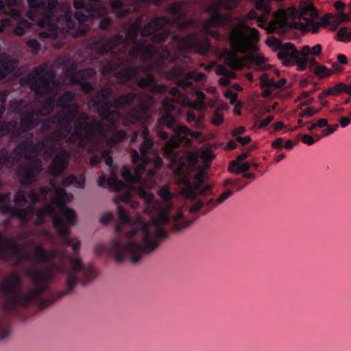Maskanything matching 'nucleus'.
<instances>
[{"instance_id": "6ab92c4d", "label": "nucleus", "mask_w": 351, "mask_h": 351, "mask_svg": "<svg viewBox=\"0 0 351 351\" xmlns=\"http://www.w3.org/2000/svg\"><path fill=\"white\" fill-rule=\"evenodd\" d=\"M70 154L66 149L58 152L49 165V173L54 177L60 176L66 170Z\"/></svg>"}, {"instance_id": "cd10ccee", "label": "nucleus", "mask_w": 351, "mask_h": 351, "mask_svg": "<svg viewBox=\"0 0 351 351\" xmlns=\"http://www.w3.org/2000/svg\"><path fill=\"white\" fill-rule=\"evenodd\" d=\"M110 6L112 12L118 18L125 17L132 12V8H126L121 0H113Z\"/></svg>"}, {"instance_id": "20e7f679", "label": "nucleus", "mask_w": 351, "mask_h": 351, "mask_svg": "<svg viewBox=\"0 0 351 351\" xmlns=\"http://www.w3.org/2000/svg\"><path fill=\"white\" fill-rule=\"evenodd\" d=\"M73 97L72 92L65 91L58 98L56 97V106L62 110L42 122L40 130L42 132H51L34 143L36 153L44 148L55 152L57 143L69 136L72 130L71 124L78 113V106L73 102Z\"/></svg>"}, {"instance_id": "f03ea898", "label": "nucleus", "mask_w": 351, "mask_h": 351, "mask_svg": "<svg viewBox=\"0 0 351 351\" xmlns=\"http://www.w3.org/2000/svg\"><path fill=\"white\" fill-rule=\"evenodd\" d=\"M34 255L37 263L48 267L42 271L31 267L24 269L33 285L27 293L21 292L22 280L16 272L9 274L0 282V291L5 299L3 308L9 313L17 314L19 310L32 304L41 308L51 305L71 293L79 282L86 285L96 277L93 266H85L77 256H69L64 250L47 251L38 245L34 248Z\"/></svg>"}, {"instance_id": "39448f33", "label": "nucleus", "mask_w": 351, "mask_h": 351, "mask_svg": "<svg viewBox=\"0 0 351 351\" xmlns=\"http://www.w3.org/2000/svg\"><path fill=\"white\" fill-rule=\"evenodd\" d=\"M71 197V195L68 194L63 188H56L54 191L48 186H41L38 189H32L29 193L30 204L26 208H19L16 207L18 211L13 212L12 217H17L21 223H27L30 218L36 214L37 210L36 204L50 201L61 209L67 223L72 225L75 221V213L73 209L66 206V202L70 200Z\"/></svg>"}, {"instance_id": "9b49d317", "label": "nucleus", "mask_w": 351, "mask_h": 351, "mask_svg": "<svg viewBox=\"0 0 351 351\" xmlns=\"http://www.w3.org/2000/svg\"><path fill=\"white\" fill-rule=\"evenodd\" d=\"M33 256L31 254H21V250L18 243L13 239H5L0 232V260L6 262H14L16 265L23 261H32Z\"/></svg>"}, {"instance_id": "bf43d9fd", "label": "nucleus", "mask_w": 351, "mask_h": 351, "mask_svg": "<svg viewBox=\"0 0 351 351\" xmlns=\"http://www.w3.org/2000/svg\"><path fill=\"white\" fill-rule=\"evenodd\" d=\"M272 147L277 149L280 151L284 147V139L282 138H277L275 141H274L271 143Z\"/></svg>"}, {"instance_id": "58836bf2", "label": "nucleus", "mask_w": 351, "mask_h": 351, "mask_svg": "<svg viewBox=\"0 0 351 351\" xmlns=\"http://www.w3.org/2000/svg\"><path fill=\"white\" fill-rule=\"evenodd\" d=\"M108 184L111 189L119 191L123 189L126 184L121 180H119L116 176H112L108 181Z\"/></svg>"}, {"instance_id": "5fc2aeb1", "label": "nucleus", "mask_w": 351, "mask_h": 351, "mask_svg": "<svg viewBox=\"0 0 351 351\" xmlns=\"http://www.w3.org/2000/svg\"><path fill=\"white\" fill-rule=\"evenodd\" d=\"M348 30L347 27H341L337 32L338 40L341 42L346 41L348 38Z\"/></svg>"}, {"instance_id": "052dcab7", "label": "nucleus", "mask_w": 351, "mask_h": 351, "mask_svg": "<svg viewBox=\"0 0 351 351\" xmlns=\"http://www.w3.org/2000/svg\"><path fill=\"white\" fill-rule=\"evenodd\" d=\"M74 184L80 189H84L85 184V176L82 173L78 176H76V180L74 182Z\"/></svg>"}, {"instance_id": "7ed1b4c3", "label": "nucleus", "mask_w": 351, "mask_h": 351, "mask_svg": "<svg viewBox=\"0 0 351 351\" xmlns=\"http://www.w3.org/2000/svg\"><path fill=\"white\" fill-rule=\"evenodd\" d=\"M169 220L168 213L160 210L149 222L141 221L128 232V242L123 243L119 238L114 239L110 243V249L116 262L129 261L136 264L144 256L151 254L158 247L160 241L167 238L164 226Z\"/></svg>"}, {"instance_id": "c756f323", "label": "nucleus", "mask_w": 351, "mask_h": 351, "mask_svg": "<svg viewBox=\"0 0 351 351\" xmlns=\"http://www.w3.org/2000/svg\"><path fill=\"white\" fill-rule=\"evenodd\" d=\"M29 7L28 17L33 19L36 16H40L43 7L47 6V4L43 0H27Z\"/></svg>"}, {"instance_id": "f257e3e1", "label": "nucleus", "mask_w": 351, "mask_h": 351, "mask_svg": "<svg viewBox=\"0 0 351 351\" xmlns=\"http://www.w3.org/2000/svg\"><path fill=\"white\" fill-rule=\"evenodd\" d=\"M188 3L178 1L170 4L167 12L171 16L156 17L144 26L138 22L133 23L125 35L116 34L109 39L99 38L97 43L98 53L100 56L109 55L110 60L101 68L103 75L112 74L120 83L135 80L139 88L147 89L152 93H163L167 87L156 82L155 76L147 73L144 77H138L140 67L132 64L133 59L147 62L156 57V60L144 71L154 70L162 72L167 62H176V65L165 72L167 80H177L176 85L183 89L193 85L191 80H200L204 76L199 73L196 77L192 71L186 72V66L177 63L178 56L167 48L159 51L156 43H162L169 37L176 43L180 51H193L206 55L209 51L211 43L208 38H200L198 34L191 33L185 36L171 34L170 27L176 25L179 29H184L194 25L195 21L187 16Z\"/></svg>"}, {"instance_id": "2eb2a0df", "label": "nucleus", "mask_w": 351, "mask_h": 351, "mask_svg": "<svg viewBox=\"0 0 351 351\" xmlns=\"http://www.w3.org/2000/svg\"><path fill=\"white\" fill-rule=\"evenodd\" d=\"M20 118L19 125L16 122V134L17 137L25 132L33 130L42 121L36 112V108L34 106H31L27 110L22 112Z\"/></svg>"}, {"instance_id": "09e8293b", "label": "nucleus", "mask_w": 351, "mask_h": 351, "mask_svg": "<svg viewBox=\"0 0 351 351\" xmlns=\"http://www.w3.org/2000/svg\"><path fill=\"white\" fill-rule=\"evenodd\" d=\"M89 143V146L88 147V152L89 154H93L97 152L100 147V143L96 138H93V140H89L88 141Z\"/></svg>"}, {"instance_id": "a878e982", "label": "nucleus", "mask_w": 351, "mask_h": 351, "mask_svg": "<svg viewBox=\"0 0 351 351\" xmlns=\"http://www.w3.org/2000/svg\"><path fill=\"white\" fill-rule=\"evenodd\" d=\"M259 80L261 86L264 89L263 96L265 98L269 97L274 90L279 89V86H278L276 82L269 79L267 73L262 74Z\"/></svg>"}, {"instance_id": "0eeeda50", "label": "nucleus", "mask_w": 351, "mask_h": 351, "mask_svg": "<svg viewBox=\"0 0 351 351\" xmlns=\"http://www.w3.org/2000/svg\"><path fill=\"white\" fill-rule=\"evenodd\" d=\"M241 0H214L210 3L206 12L210 14V17L203 25V29L217 39H220L221 34L218 31H212V27H224L232 20L230 14H223L221 10H232L236 8Z\"/></svg>"}, {"instance_id": "37998d69", "label": "nucleus", "mask_w": 351, "mask_h": 351, "mask_svg": "<svg viewBox=\"0 0 351 351\" xmlns=\"http://www.w3.org/2000/svg\"><path fill=\"white\" fill-rule=\"evenodd\" d=\"M162 106L164 110L167 112L165 115L170 114L172 116L171 112L176 110V106L173 104V101L166 97L162 100Z\"/></svg>"}, {"instance_id": "4d7b16f0", "label": "nucleus", "mask_w": 351, "mask_h": 351, "mask_svg": "<svg viewBox=\"0 0 351 351\" xmlns=\"http://www.w3.org/2000/svg\"><path fill=\"white\" fill-rule=\"evenodd\" d=\"M251 167V162H245L243 164L239 163L238 170L237 171V174H240L241 173H245Z\"/></svg>"}, {"instance_id": "5701e85b", "label": "nucleus", "mask_w": 351, "mask_h": 351, "mask_svg": "<svg viewBox=\"0 0 351 351\" xmlns=\"http://www.w3.org/2000/svg\"><path fill=\"white\" fill-rule=\"evenodd\" d=\"M136 165L134 172L128 167H123L121 169L122 178L130 184L141 182L142 174L147 171V167L141 163L134 164Z\"/></svg>"}, {"instance_id": "6e6d98bb", "label": "nucleus", "mask_w": 351, "mask_h": 351, "mask_svg": "<svg viewBox=\"0 0 351 351\" xmlns=\"http://www.w3.org/2000/svg\"><path fill=\"white\" fill-rule=\"evenodd\" d=\"M186 121L189 123L195 122V125L196 127H198V125L200 124V121H201L200 119L197 120V118L195 117V113L193 112H192V111H190V112H187Z\"/></svg>"}, {"instance_id": "9d476101", "label": "nucleus", "mask_w": 351, "mask_h": 351, "mask_svg": "<svg viewBox=\"0 0 351 351\" xmlns=\"http://www.w3.org/2000/svg\"><path fill=\"white\" fill-rule=\"evenodd\" d=\"M137 94L134 92H130L121 95L113 101H107L102 106L96 109L98 114L102 117L108 124L109 128H113L117 125V123L121 118V113L118 110H110L112 108L116 109H123L130 106L137 99Z\"/></svg>"}, {"instance_id": "423d86ee", "label": "nucleus", "mask_w": 351, "mask_h": 351, "mask_svg": "<svg viewBox=\"0 0 351 351\" xmlns=\"http://www.w3.org/2000/svg\"><path fill=\"white\" fill-rule=\"evenodd\" d=\"M56 72L45 63L35 67L25 78L30 88L39 97H44L60 88V82L56 79Z\"/></svg>"}, {"instance_id": "e2e57ef3", "label": "nucleus", "mask_w": 351, "mask_h": 351, "mask_svg": "<svg viewBox=\"0 0 351 351\" xmlns=\"http://www.w3.org/2000/svg\"><path fill=\"white\" fill-rule=\"evenodd\" d=\"M112 21L108 18L102 19L99 23V27L101 29H107L111 25Z\"/></svg>"}, {"instance_id": "680f3d73", "label": "nucleus", "mask_w": 351, "mask_h": 351, "mask_svg": "<svg viewBox=\"0 0 351 351\" xmlns=\"http://www.w3.org/2000/svg\"><path fill=\"white\" fill-rule=\"evenodd\" d=\"M74 19L80 23H82L88 20V16L81 12H76L74 14Z\"/></svg>"}, {"instance_id": "774afa93", "label": "nucleus", "mask_w": 351, "mask_h": 351, "mask_svg": "<svg viewBox=\"0 0 351 351\" xmlns=\"http://www.w3.org/2000/svg\"><path fill=\"white\" fill-rule=\"evenodd\" d=\"M322 47L320 44H317L311 49L310 54L319 56L321 54Z\"/></svg>"}, {"instance_id": "473e14b6", "label": "nucleus", "mask_w": 351, "mask_h": 351, "mask_svg": "<svg viewBox=\"0 0 351 351\" xmlns=\"http://www.w3.org/2000/svg\"><path fill=\"white\" fill-rule=\"evenodd\" d=\"M47 6L43 7V10L40 13V16L48 22H50L53 16V10L56 8L57 2L55 0H43Z\"/></svg>"}, {"instance_id": "ea45409f", "label": "nucleus", "mask_w": 351, "mask_h": 351, "mask_svg": "<svg viewBox=\"0 0 351 351\" xmlns=\"http://www.w3.org/2000/svg\"><path fill=\"white\" fill-rule=\"evenodd\" d=\"M332 71L324 65H318L315 68L314 73L319 78L322 79L331 75Z\"/></svg>"}, {"instance_id": "b1692460", "label": "nucleus", "mask_w": 351, "mask_h": 351, "mask_svg": "<svg viewBox=\"0 0 351 351\" xmlns=\"http://www.w3.org/2000/svg\"><path fill=\"white\" fill-rule=\"evenodd\" d=\"M113 88L111 86H105L102 87L91 97L90 104H92L94 108H99L104 102L108 101L107 99L111 96Z\"/></svg>"}, {"instance_id": "864d4df0", "label": "nucleus", "mask_w": 351, "mask_h": 351, "mask_svg": "<svg viewBox=\"0 0 351 351\" xmlns=\"http://www.w3.org/2000/svg\"><path fill=\"white\" fill-rule=\"evenodd\" d=\"M76 180V176L71 174L66 178H64L62 180V185L64 187H67L71 186V184H74V182Z\"/></svg>"}, {"instance_id": "338daca9", "label": "nucleus", "mask_w": 351, "mask_h": 351, "mask_svg": "<svg viewBox=\"0 0 351 351\" xmlns=\"http://www.w3.org/2000/svg\"><path fill=\"white\" fill-rule=\"evenodd\" d=\"M274 117L273 115L268 116L266 119H263L258 125V128L262 129L269 125L273 120Z\"/></svg>"}, {"instance_id": "0e129e2a", "label": "nucleus", "mask_w": 351, "mask_h": 351, "mask_svg": "<svg viewBox=\"0 0 351 351\" xmlns=\"http://www.w3.org/2000/svg\"><path fill=\"white\" fill-rule=\"evenodd\" d=\"M302 143L308 145H312L315 143V140L310 135L305 134L302 138Z\"/></svg>"}, {"instance_id": "a18cd8bd", "label": "nucleus", "mask_w": 351, "mask_h": 351, "mask_svg": "<svg viewBox=\"0 0 351 351\" xmlns=\"http://www.w3.org/2000/svg\"><path fill=\"white\" fill-rule=\"evenodd\" d=\"M27 46L33 54H37L40 49V43L36 39H30L27 42Z\"/></svg>"}, {"instance_id": "4468645a", "label": "nucleus", "mask_w": 351, "mask_h": 351, "mask_svg": "<svg viewBox=\"0 0 351 351\" xmlns=\"http://www.w3.org/2000/svg\"><path fill=\"white\" fill-rule=\"evenodd\" d=\"M206 176V172L201 171L195 175L193 182L189 180L184 181L186 187L184 193L186 197L193 200L198 195L205 196L212 194V186L210 185L204 186Z\"/></svg>"}, {"instance_id": "aec40b11", "label": "nucleus", "mask_w": 351, "mask_h": 351, "mask_svg": "<svg viewBox=\"0 0 351 351\" xmlns=\"http://www.w3.org/2000/svg\"><path fill=\"white\" fill-rule=\"evenodd\" d=\"M266 44L269 47H274L279 51L278 52V58L282 60L283 64L286 65L289 62L291 51L295 48L294 44L291 43H282L279 40L274 37L268 38Z\"/></svg>"}, {"instance_id": "c9c22d12", "label": "nucleus", "mask_w": 351, "mask_h": 351, "mask_svg": "<svg viewBox=\"0 0 351 351\" xmlns=\"http://www.w3.org/2000/svg\"><path fill=\"white\" fill-rule=\"evenodd\" d=\"M346 88V84L343 82H339L336 84L335 86L328 88V90H324L321 93L318 98L319 99H322L328 95H333L336 96L343 92V89Z\"/></svg>"}, {"instance_id": "7c9ffc66", "label": "nucleus", "mask_w": 351, "mask_h": 351, "mask_svg": "<svg viewBox=\"0 0 351 351\" xmlns=\"http://www.w3.org/2000/svg\"><path fill=\"white\" fill-rule=\"evenodd\" d=\"M174 224L171 227L174 232H180L185 228L189 227L193 223V220L186 221L184 219L183 214L179 211L173 216Z\"/></svg>"}, {"instance_id": "2f4dec72", "label": "nucleus", "mask_w": 351, "mask_h": 351, "mask_svg": "<svg viewBox=\"0 0 351 351\" xmlns=\"http://www.w3.org/2000/svg\"><path fill=\"white\" fill-rule=\"evenodd\" d=\"M10 134L12 137H17L16 134V121L0 123V136Z\"/></svg>"}, {"instance_id": "79ce46f5", "label": "nucleus", "mask_w": 351, "mask_h": 351, "mask_svg": "<svg viewBox=\"0 0 351 351\" xmlns=\"http://www.w3.org/2000/svg\"><path fill=\"white\" fill-rule=\"evenodd\" d=\"M306 23H304L307 25V30L306 31H302L303 32H308L309 31H311L313 34H316L319 32V28L321 26H325L320 22H315L312 19H306Z\"/></svg>"}, {"instance_id": "ddd939ff", "label": "nucleus", "mask_w": 351, "mask_h": 351, "mask_svg": "<svg viewBox=\"0 0 351 351\" xmlns=\"http://www.w3.org/2000/svg\"><path fill=\"white\" fill-rule=\"evenodd\" d=\"M76 64L75 62L69 63L66 66V73L69 75V81L71 84L80 85L82 90L88 94L93 90L94 86L92 83L87 80L92 77L96 73L95 69L88 67L75 71Z\"/></svg>"}, {"instance_id": "e433bc0d", "label": "nucleus", "mask_w": 351, "mask_h": 351, "mask_svg": "<svg viewBox=\"0 0 351 351\" xmlns=\"http://www.w3.org/2000/svg\"><path fill=\"white\" fill-rule=\"evenodd\" d=\"M29 191L27 192L21 189L15 192L14 195V202L18 206L17 208H21L27 204L28 202L27 197L29 198Z\"/></svg>"}, {"instance_id": "f3484780", "label": "nucleus", "mask_w": 351, "mask_h": 351, "mask_svg": "<svg viewBox=\"0 0 351 351\" xmlns=\"http://www.w3.org/2000/svg\"><path fill=\"white\" fill-rule=\"evenodd\" d=\"M153 98L151 96L143 95L138 99V105L132 107L124 116L123 123L125 125H134L138 123L142 117L143 112L146 111L152 104Z\"/></svg>"}, {"instance_id": "f704fd0d", "label": "nucleus", "mask_w": 351, "mask_h": 351, "mask_svg": "<svg viewBox=\"0 0 351 351\" xmlns=\"http://www.w3.org/2000/svg\"><path fill=\"white\" fill-rule=\"evenodd\" d=\"M346 88V84L343 82H339L336 84L335 86L328 88V90H324L321 93L318 98L319 99H322L328 95H333L336 96L343 92V89Z\"/></svg>"}, {"instance_id": "a19ab883", "label": "nucleus", "mask_w": 351, "mask_h": 351, "mask_svg": "<svg viewBox=\"0 0 351 351\" xmlns=\"http://www.w3.org/2000/svg\"><path fill=\"white\" fill-rule=\"evenodd\" d=\"M127 136L125 130H117L114 132L108 138V141L112 144H116L119 141L124 140Z\"/></svg>"}, {"instance_id": "dca6fc26", "label": "nucleus", "mask_w": 351, "mask_h": 351, "mask_svg": "<svg viewBox=\"0 0 351 351\" xmlns=\"http://www.w3.org/2000/svg\"><path fill=\"white\" fill-rule=\"evenodd\" d=\"M310 52L311 48L308 45L303 46L300 51L295 47L291 51L290 59L289 60V61L287 63L286 66L296 64L298 69L301 71L306 70L308 64L311 66L316 67L319 64H317L315 58H308Z\"/></svg>"}, {"instance_id": "69168bd1", "label": "nucleus", "mask_w": 351, "mask_h": 351, "mask_svg": "<svg viewBox=\"0 0 351 351\" xmlns=\"http://www.w3.org/2000/svg\"><path fill=\"white\" fill-rule=\"evenodd\" d=\"M252 61L255 64L260 66L265 62V58L261 55H256L252 58Z\"/></svg>"}, {"instance_id": "3c124183", "label": "nucleus", "mask_w": 351, "mask_h": 351, "mask_svg": "<svg viewBox=\"0 0 351 351\" xmlns=\"http://www.w3.org/2000/svg\"><path fill=\"white\" fill-rule=\"evenodd\" d=\"M216 73L217 75L224 76L226 77H229L231 76L232 73L230 71L227 67L223 64H219L216 68Z\"/></svg>"}, {"instance_id": "bb28decb", "label": "nucleus", "mask_w": 351, "mask_h": 351, "mask_svg": "<svg viewBox=\"0 0 351 351\" xmlns=\"http://www.w3.org/2000/svg\"><path fill=\"white\" fill-rule=\"evenodd\" d=\"M11 193H0V212L3 215H10L12 217L13 212L16 213V207L10 204Z\"/></svg>"}, {"instance_id": "6e6552de", "label": "nucleus", "mask_w": 351, "mask_h": 351, "mask_svg": "<svg viewBox=\"0 0 351 351\" xmlns=\"http://www.w3.org/2000/svg\"><path fill=\"white\" fill-rule=\"evenodd\" d=\"M86 115L77 118L75 122V130L69 134L67 142L72 144H77L80 147H84L89 140L95 138L96 136H105L106 130L102 127L101 123L96 119L88 121Z\"/></svg>"}, {"instance_id": "de8ad7c7", "label": "nucleus", "mask_w": 351, "mask_h": 351, "mask_svg": "<svg viewBox=\"0 0 351 351\" xmlns=\"http://www.w3.org/2000/svg\"><path fill=\"white\" fill-rule=\"evenodd\" d=\"M150 156H151L152 160H151V162L148 165H152L153 163L155 169H160L163 164L162 159L158 155V154L156 152H155Z\"/></svg>"}, {"instance_id": "8fccbe9b", "label": "nucleus", "mask_w": 351, "mask_h": 351, "mask_svg": "<svg viewBox=\"0 0 351 351\" xmlns=\"http://www.w3.org/2000/svg\"><path fill=\"white\" fill-rule=\"evenodd\" d=\"M158 195L165 200L169 201L172 198V194L168 187L162 186L158 190Z\"/></svg>"}, {"instance_id": "c03bdc74", "label": "nucleus", "mask_w": 351, "mask_h": 351, "mask_svg": "<svg viewBox=\"0 0 351 351\" xmlns=\"http://www.w3.org/2000/svg\"><path fill=\"white\" fill-rule=\"evenodd\" d=\"M139 195L147 205H152L154 203V195L149 191L141 189L139 191Z\"/></svg>"}, {"instance_id": "4c0bfd02", "label": "nucleus", "mask_w": 351, "mask_h": 351, "mask_svg": "<svg viewBox=\"0 0 351 351\" xmlns=\"http://www.w3.org/2000/svg\"><path fill=\"white\" fill-rule=\"evenodd\" d=\"M14 71L13 65L8 60L3 58L0 62V80L5 78L8 75L12 74Z\"/></svg>"}, {"instance_id": "72a5a7b5", "label": "nucleus", "mask_w": 351, "mask_h": 351, "mask_svg": "<svg viewBox=\"0 0 351 351\" xmlns=\"http://www.w3.org/2000/svg\"><path fill=\"white\" fill-rule=\"evenodd\" d=\"M346 88V84L343 82H339L336 84L335 86L328 88V90H324L321 93L318 98L319 99H322L328 95H333L336 96L343 92V89Z\"/></svg>"}, {"instance_id": "49530a36", "label": "nucleus", "mask_w": 351, "mask_h": 351, "mask_svg": "<svg viewBox=\"0 0 351 351\" xmlns=\"http://www.w3.org/2000/svg\"><path fill=\"white\" fill-rule=\"evenodd\" d=\"M326 127V129H325L322 131V136L316 135L317 141L319 140L322 136H327L332 134L335 131H336L338 129L339 125L338 124L328 125V123Z\"/></svg>"}, {"instance_id": "13d9d810", "label": "nucleus", "mask_w": 351, "mask_h": 351, "mask_svg": "<svg viewBox=\"0 0 351 351\" xmlns=\"http://www.w3.org/2000/svg\"><path fill=\"white\" fill-rule=\"evenodd\" d=\"M223 121V117L222 114H219L217 112H215L213 114L212 123L215 125H219Z\"/></svg>"}, {"instance_id": "603ef678", "label": "nucleus", "mask_w": 351, "mask_h": 351, "mask_svg": "<svg viewBox=\"0 0 351 351\" xmlns=\"http://www.w3.org/2000/svg\"><path fill=\"white\" fill-rule=\"evenodd\" d=\"M318 112H319V110H315L313 109V108L308 107V108H305L304 110H302L300 112V117L309 118V117H313V115L317 114Z\"/></svg>"}, {"instance_id": "4be33fe9", "label": "nucleus", "mask_w": 351, "mask_h": 351, "mask_svg": "<svg viewBox=\"0 0 351 351\" xmlns=\"http://www.w3.org/2000/svg\"><path fill=\"white\" fill-rule=\"evenodd\" d=\"M45 204L43 208L37 209L35 215L36 216V223L38 225L43 224L45 222L47 217H52V222L53 223V219L56 217H62L63 219H66L65 217L62 215V211H60V214H58L56 211L55 208L53 207L50 201H47V202H43ZM60 210L61 209L60 208Z\"/></svg>"}, {"instance_id": "a211bd4d", "label": "nucleus", "mask_w": 351, "mask_h": 351, "mask_svg": "<svg viewBox=\"0 0 351 351\" xmlns=\"http://www.w3.org/2000/svg\"><path fill=\"white\" fill-rule=\"evenodd\" d=\"M114 201L117 204V215L121 223H131L132 222V217L129 215L128 212L120 205V202L130 204V207L132 208H137L139 205V203L138 201L133 199L132 192L128 191L122 195L116 196Z\"/></svg>"}, {"instance_id": "393cba45", "label": "nucleus", "mask_w": 351, "mask_h": 351, "mask_svg": "<svg viewBox=\"0 0 351 351\" xmlns=\"http://www.w3.org/2000/svg\"><path fill=\"white\" fill-rule=\"evenodd\" d=\"M76 218L75 219V220ZM75 223V221H74ZM66 223L70 226H73L75 223L71 225L63 219L62 217H56L53 219V227L56 229L58 233L62 237L63 242L69 245H71L73 239L69 237V230L66 227Z\"/></svg>"}, {"instance_id": "1a4fd4ad", "label": "nucleus", "mask_w": 351, "mask_h": 351, "mask_svg": "<svg viewBox=\"0 0 351 351\" xmlns=\"http://www.w3.org/2000/svg\"><path fill=\"white\" fill-rule=\"evenodd\" d=\"M167 128L173 132L167 144L171 147H177L183 139L188 136L197 138L201 136L200 132L192 131L186 126L178 123L176 119L170 114L163 115L158 121L157 136L163 141L169 139V134L163 130Z\"/></svg>"}, {"instance_id": "f8f14e48", "label": "nucleus", "mask_w": 351, "mask_h": 351, "mask_svg": "<svg viewBox=\"0 0 351 351\" xmlns=\"http://www.w3.org/2000/svg\"><path fill=\"white\" fill-rule=\"evenodd\" d=\"M149 134L148 128L144 127L141 132V136L143 140L139 146L140 152L134 149L130 151L131 160L133 164L141 163L147 167L151 162L152 158L149 155L152 156L154 154L155 149L154 148V141L149 137Z\"/></svg>"}, {"instance_id": "412c9836", "label": "nucleus", "mask_w": 351, "mask_h": 351, "mask_svg": "<svg viewBox=\"0 0 351 351\" xmlns=\"http://www.w3.org/2000/svg\"><path fill=\"white\" fill-rule=\"evenodd\" d=\"M233 193V191L228 189L224 193H221L219 197L216 199H210L208 200L204 201V199H198L193 206H191L189 208V212L191 213H197L201 208L204 206L208 207L209 210L213 208H215L219 204L223 202L228 197H230Z\"/></svg>"}, {"instance_id": "c85d7f7f", "label": "nucleus", "mask_w": 351, "mask_h": 351, "mask_svg": "<svg viewBox=\"0 0 351 351\" xmlns=\"http://www.w3.org/2000/svg\"><path fill=\"white\" fill-rule=\"evenodd\" d=\"M55 106H56V95H53L42 103L40 108H36V112L40 117L46 116L53 111Z\"/></svg>"}]
</instances>
